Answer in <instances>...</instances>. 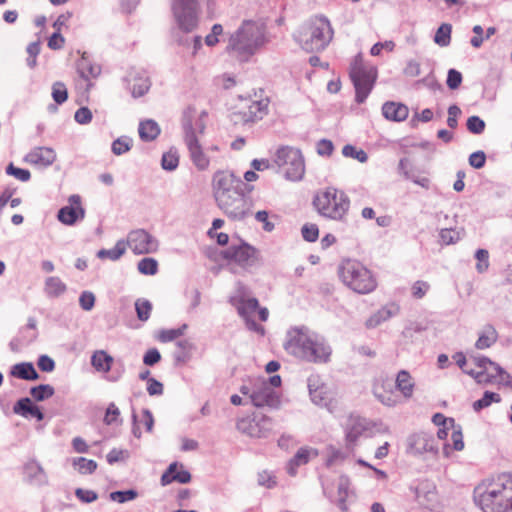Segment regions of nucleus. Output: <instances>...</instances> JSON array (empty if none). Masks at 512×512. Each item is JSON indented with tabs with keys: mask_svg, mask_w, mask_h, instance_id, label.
I'll list each match as a JSON object with an SVG mask.
<instances>
[{
	"mask_svg": "<svg viewBox=\"0 0 512 512\" xmlns=\"http://www.w3.org/2000/svg\"><path fill=\"white\" fill-rule=\"evenodd\" d=\"M241 185V180L229 171H217L212 178L215 201L233 220H241L246 216V200L241 192Z\"/></svg>",
	"mask_w": 512,
	"mask_h": 512,
	"instance_id": "1",
	"label": "nucleus"
},
{
	"mask_svg": "<svg viewBox=\"0 0 512 512\" xmlns=\"http://www.w3.org/2000/svg\"><path fill=\"white\" fill-rule=\"evenodd\" d=\"M268 42L266 27L263 23L245 20L231 34L227 45L240 60L246 61Z\"/></svg>",
	"mask_w": 512,
	"mask_h": 512,
	"instance_id": "2",
	"label": "nucleus"
},
{
	"mask_svg": "<svg viewBox=\"0 0 512 512\" xmlns=\"http://www.w3.org/2000/svg\"><path fill=\"white\" fill-rule=\"evenodd\" d=\"M289 347L294 354L314 363H326L332 354L331 347L324 337L306 329L295 331L289 341Z\"/></svg>",
	"mask_w": 512,
	"mask_h": 512,
	"instance_id": "3",
	"label": "nucleus"
},
{
	"mask_svg": "<svg viewBox=\"0 0 512 512\" xmlns=\"http://www.w3.org/2000/svg\"><path fill=\"white\" fill-rule=\"evenodd\" d=\"M312 205L321 217L342 222L347 218L350 199L343 190L328 186L316 191Z\"/></svg>",
	"mask_w": 512,
	"mask_h": 512,
	"instance_id": "4",
	"label": "nucleus"
},
{
	"mask_svg": "<svg viewBox=\"0 0 512 512\" xmlns=\"http://www.w3.org/2000/svg\"><path fill=\"white\" fill-rule=\"evenodd\" d=\"M333 36L330 21L326 17L315 16L297 31L295 39L307 52H319L329 45Z\"/></svg>",
	"mask_w": 512,
	"mask_h": 512,
	"instance_id": "5",
	"label": "nucleus"
},
{
	"mask_svg": "<svg viewBox=\"0 0 512 512\" xmlns=\"http://www.w3.org/2000/svg\"><path fill=\"white\" fill-rule=\"evenodd\" d=\"M475 501L483 512H509L511 504L503 476L485 481L475 489Z\"/></svg>",
	"mask_w": 512,
	"mask_h": 512,
	"instance_id": "6",
	"label": "nucleus"
},
{
	"mask_svg": "<svg viewBox=\"0 0 512 512\" xmlns=\"http://www.w3.org/2000/svg\"><path fill=\"white\" fill-rule=\"evenodd\" d=\"M339 275L343 283L358 294H369L376 290L378 283L375 275L365 265L356 260L342 263Z\"/></svg>",
	"mask_w": 512,
	"mask_h": 512,
	"instance_id": "7",
	"label": "nucleus"
},
{
	"mask_svg": "<svg viewBox=\"0 0 512 512\" xmlns=\"http://www.w3.org/2000/svg\"><path fill=\"white\" fill-rule=\"evenodd\" d=\"M349 76L355 87L356 101L363 103L372 91L377 80V67L366 63L362 55L358 54L350 63Z\"/></svg>",
	"mask_w": 512,
	"mask_h": 512,
	"instance_id": "8",
	"label": "nucleus"
},
{
	"mask_svg": "<svg viewBox=\"0 0 512 512\" xmlns=\"http://www.w3.org/2000/svg\"><path fill=\"white\" fill-rule=\"evenodd\" d=\"M251 387L243 385L240 392L249 395L251 402L256 407H277L280 399L276 391L268 385L267 379L263 377L252 378Z\"/></svg>",
	"mask_w": 512,
	"mask_h": 512,
	"instance_id": "9",
	"label": "nucleus"
},
{
	"mask_svg": "<svg viewBox=\"0 0 512 512\" xmlns=\"http://www.w3.org/2000/svg\"><path fill=\"white\" fill-rule=\"evenodd\" d=\"M275 162L287 179L292 181L302 179L305 165L298 149L292 147L278 149Z\"/></svg>",
	"mask_w": 512,
	"mask_h": 512,
	"instance_id": "10",
	"label": "nucleus"
},
{
	"mask_svg": "<svg viewBox=\"0 0 512 512\" xmlns=\"http://www.w3.org/2000/svg\"><path fill=\"white\" fill-rule=\"evenodd\" d=\"M269 103L267 97L258 100L240 99L233 112V121L236 124H246L260 120L267 114Z\"/></svg>",
	"mask_w": 512,
	"mask_h": 512,
	"instance_id": "11",
	"label": "nucleus"
},
{
	"mask_svg": "<svg viewBox=\"0 0 512 512\" xmlns=\"http://www.w3.org/2000/svg\"><path fill=\"white\" fill-rule=\"evenodd\" d=\"M194 112V109L189 108L185 112V122L183 124L184 126V141L188 148L190 158L194 166L199 171H205L210 166V159L206 155V153L203 151V148L195 134V131L192 127L191 120L189 119L190 114Z\"/></svg>",
	"mask_w": 512,
	"mask_h": 512,
	"instance_id": "12",
	"label": "nucleus"
},
{
	"mask_svg": "<svg viewBox=\"0 0 512 512\" xmlns=\"http://www.w3.org/2000/svg\"><path fill=\"white\" fill-rule=\"evenodd\" d=\"M478 370H475L473 378L479 384H509L512 382L511 376L506 373L498 364L492 362L486 357L475 358L473 360Z\"/></svg>",
	"mask_w": 512,
	"mask_h": 512,
	"instance_id": "13",
	"label": "nucleus"
},
{
	"mask_svg": "<svg viewBox=\"0 0 512 512\" xmlns=\"http://www.w3.org/2000/svg\"><path fill=\"white\" fill-rule=\"evenodd\" d=\"M272 426V419L262 413H254L237 422V429L251 438L266 437L272 431Z\"/></svg>",
	"mask_w": 512,
	"mask_h": 512,
	"instance_id": "14",
	"label": "nucleus"
},
{
	"mask_svg": "<svg viewBox=\"0 0 512 512\" xmlns=\"http://www.w3.org/2000/svg\"><path fill=\"white\" fill-rule=\"evenodd\" d=\"M221 257L228 265L247 268L258 261V251L247 243L232 245L221 252Z\"/></svg>",
	"mask_w": 512,
	"mask_h": 512,
	"instance_id": "15",
	"label": "nucleus"
},
{
	"mask_svg": "<svg viewBox=\"0 0 512 512\" xmlns=\"http://www.w3.org/2000/svg\"><path fill=\"white\" fill-rule=\"evenodd\" d=\"M373 395L379 402L388 407L401 403L400 395L388 377L380 376L373 382Z\"/></svg>",
	"mask_w": 512,
	"mask_h": 512,
	"instance_id": "16",
	"label": "nucleus"
},
{
	"mask_svg": "<svg viewBox=\"0 0 512 512\" xmlns=\"http://www.w3.org/2000/svg\"><path fill=\"white\" fill-rule=\"evenodd\" d=\"M127 245L135 254H148L157 249V242L142 229L132 231L129 234Z\"/></svg>",
	"mask_w": 512,
	"mask_h": 512,
	"instance_id": "17",
	"label": "nucleus"
},
{
	"mask_svg": "<svg viewBox=\"0 0 512 512\" xmlns=\"http://www.w3.org/2000/svg\"><path fill=\"white\" fill-rule=\"evenodd\" d=\"M85 211L82 207L81 197L72 195L68 199V205L58 212V220L65 225H73L77 220L83 219Z\"/></svg>",
	"mask_w": 512,
	"mask_h": 512,
	"instance_id": "18",
	"label": "nucleus"
},
{
	"mask_svg": "<svg viewBox=\"0 0 512 512\" xmlns=\"http://www.w3.org/2000/svg\"><path fill=\"white\" fill-rule=\"evenodd\" d=\"M370 427V422L360 416L351 415L345 426V439L347 445L353 446L364 432Z\"/></svg>",
	"mask_w": 512,
	"mask_h": 512,
	"instance_id": "19",
	"label": "nucleus"
},
{
	"mask_svg": "<svg viewBox=\"0 0 512 512\" xmlns=\"http://www.w3.org/2000/svg\"><path fill=\"white\" fill-rule=\"evenodd\" d=\"M77 72L87 82L86 89L89 90L92 87L90 81L96 79L101 74V67L94 63L87 53L84 52L77 62Z\"/></svg>",
	"mask_w": 512,
	"mask_h": 512,
	"instance_id": "20",
	"label": "nucleus"
},
{
	"mask_svg": "<svg viewBox=\"0 0 512 512\" xmlns=\"http://www.w3.org/2000/svg\"><path fill=\"white\" fill-rule=\"evenodd\" d=\"M191 481V474L184 469L183 464L173 462L169 465L167 470L161 476V484L163 486L169 485L172 482L186 484Z\"/></svg>",
	"mask_w": 512,
	"mask_h": 512,
	"instance_id": "21",
	"label": "nucleus"
},
{
	"mask_svg": "<svg viewBox=\"0 0 512 512\" xmlns=\"http://www.w3.org/2000/svg\"><path fill=\"white\" fill-rule=\"evenodd\" d=\"M311 399L317 405L325 406L330 412L337 408L336 394L325 385L310 389Z\"/></svg>",
	"mask_w": 512,
	"mask_h": 512,
	"instance_id": "22",
	"label": "nucleus"
},
{
	"mask_svg": "<svg viewBox=\"0 0 512 512\" xmlns=\"http://www.w3.org/2000/svg\"><path fill=\"white\" fill-rule=\"evenodd\" d=\"M56 159L53 149L48 147H37L31 150L25 157V160L33 165L49 166Z\"/></svg>",
	"mask_w": 512,
	"mask_h": 512,
	"instance_id": "23",
	"label": "nucleus"
},
{
	"mask_svg": "<svg viewBox=\"0 0 512 512\" xmlns=\"http://www.w3.org/2000/svg\"><path fill=\"white\" fill-rule=\"evenodd\" d=\"M382 114L389 121L401 122L407 119L409 109L405 104L389 101L383 104Z\"/></svg>",
	"mask_w": 512,
	"mask_h": 512,
	"instance_id": "24",
	"label": "nucleus"
},
{
	"mask_svg": "<svg viewBox=\"0 0 512 512\" xmlns=\"http://www.w3.org/2000/svg\"><path fill=\"white\" fill-rule=\"evenodd\" d=\"M318 455V450L315 448L301 447L289 461L288 473L294 476L299 466L307 464L311 459L316 458Z\"/></svg>",
	"mask_w": 512,
	"mask_h": 512,
	"instance_id": "25",
	"label": "nucleus"
},
{
	"mask_svg": "<svg viewBox=\"0 0 512 512\" xmlns=\"http://www.w3.org/2000/svg\"><path fill=\"white\" fill-rule=\"evenodd\" d=\"M395 387L401 400L411 398L415 387L411 374L406 370H400L396 376Z\"/></svg>",
	"mask_w": 512,
	"mask_h": 512,
	"instance_id": "26",
	"label": "nucleus"
},
{
	"mask_svg": "<svg viewBox=\"0 0 512 512\" xmlns=\"http://www.w3.org/2000/svg\"><path fill=\"white\" fill-rule=\"evenodd\" d=\"M499 338L498 331L492 324H485L478 333L475 347L484 350L492 347Z\"/></svg>",
	"mask_w": 512,
	"mask_h": 512,
	"instance_id": "27",
	"label": "nucleus"
},
{
	"mask_svg": "<svg viewBox=\"0 0 512 512\" xmlns=\"http://www.w3.org/2000/svg\"><path fill=\"white\" fill-rule=\"evenodd\" d=\"M14 413L25 418H36L38 421L43 419V413L38 406L34 405L30 398H22L13 407Z\"/></svg>",
	"mask_w": 512,
	"mask_h": 512,
	"instance_id": "28",
	"label": "nucleus"
},
{
	"mask_svg": "<svg viewBox=\"0 0 512 512\" xmlns=\"http://www.w3.org/2000/svg\"><path fill=\"white\" fill-rule=\"evenodd\" d=\"M114 363V358L105 350H96L91 356L92 367L100 373H108Z\"/></svg>",
	"mask_w": 512,
	"mask_h": 512,
	"instance_id": "29",
	"label": "nucleus"
},
{
	"mask_svg": "<svg viewBox=\"0 0 512 512\" xmlns=\"http://www.w3.org/2000/svg\"><path fill=\"white\" fill-rule=\"evenodd\" d=\"M138 132L143 141H152L160 134V127L153 120H145L140 122Z\"/></svg>",
	"mask_w": 512,
	"mask_h": 512,
	"instance_id": "30",
	"label": "nucleus"
},
{
	"mask_svg": "<svg viewBox=\"0 0 512 512\" xmlns=\"http://www.w3.org/2000/svg\"><path fill=\"white\" fill-rule=\"evenodd\" d=\"M180 27L185 31H190L196 26V8L186 9L182 12L174 13Z\"/></svg>",
	"mask_w": 512,
	"mask_h": 512,
	"instance_id": "31",
	"label": "nucleus"
},
{
	"mask_svg": "<svg viewBox=\"0 0 512 512\" xmlns=\"http://www.w3.org/2000/svg\"><path fill=\"white\" fill-rule=\"evenodd\" d=\"M44 290L48 296L58 297L66 291V285L59 277L52 276L46 279Z\"/></svg>",
	"mask_w": 512,
	"mask_h": 512,
	"instance_id": "32",
	"label": "nucleus"
},
{
	"mask_svg": "<svg viewBox=\"0 0 512 512\" xmlns=\"http://www.w3.org/2000/svg\"><path fill=\"white\" fill-rule=\"evenodd\" d=\"M12 374L24 380H37L39 375L31 363H21L13 367Z\"/></svg>",
	"mask_w": 512,
	"mask_h": 512,
	"instance_id": "33",
	"label": "nucleus"
},
{
	"mask_svg": "<svg viewBox=\"0 0 512 512\" xmlns=\"http://www.w3.org/2000/svg\"><path fill=\"white\" fill-rule=\"evenodd\" d=\"M130 82L132 93L135 97L143 96L150 88V80L144 75H134L130 79Z\"/></svg>",
	"mask_w": 512,
	"mask_h": 512,
	"instance_id": "34",
	"label": "nucleus"
},
{
	"mask_svg": "<svg viewBox=\"0 0 512 512\" xmlns=\"http://www.w3.org/2000/svg\"><path fill=\"white\" fill-rule=\"evenodd\" d=\"M126 250V243L124 241H118L116 245L111 249H102L98 252V257L101 259L117 260L119 259Z\"/></svg>",
	"mask_w": 512,
	"mask_h": 512,
	"instance_id": "35",
	"label": "nucleus"
},
{
	"mask_svg": "<svg viewBox=\"0 0 512 512\" xmlns=\"http://www.w3.org/2000/svg\"><path fill=\"white\" fill-rule=\"evenodd\" d=\"M72 464L80 474H92L98 466L94 460L84 457L75 458Z\"/></svg>",
	"mask_w": 512,
	"mask_h": 512,
	"instance_id": "36",
	"label": "nucleus"
},
{
	"mask_svg": "<svg viewBox=\"0 0 512 512\" xmlns=\"http://www.w3.org/2000/svg\"><path fill=\"white\" fill-rule=\"evenodd\" d=\"M500 403L501 396L494 392L486 391L483 397L473 403V409L476 412L490 406L492 403Z\"/></svg>",
	"mask_w": 512,
	"mask_h": 512,
	"instance_id": "37",
	"label": "nucleus"
},
{
	"mask_svg": "<svg viewBox=\"0 0 512 512\" xmlns=\"http://www.w3.org/2000/svg\"><path fill=\"white\" fill-rule=\"evenodd\" d=\"M186 328L187 325L184 324L183 326L176 329L161 330L157 335V339L162 343L174 341L184 334Z\"/></svg>",
	"mask_w": 512,
	"mask_h": 512,
	"instance_id": "38",
	"label": "nucleus"
},
{
	"mask_svg": "<svg viewBox=\"0 0 512 512\" xmlns=\"http://www.w3.org/2000/svg\"><path fill=\"white\" fill-rule=\"evenodd\" d=\"M451 31L452 27L450 24H442L436 31L434 37L435 43L442 47L448 46L451 41Z\"/></svg>",
	"mask_w": 512,
	"mask_h": 512,
	"instance_id": "39",
	"label": "nucleus"
},
{
	"mask_svg": "<svg viewBox=\"0 0 512 512\" xmlns=\"http://www.w3.org/2000/svg\"><path fill=\"white\" fill-rule=\"evenodd\" d=\"M343 156L347 158H353L360 163H365L368 160L367 153L361 149L357 148L351 144H347L342 149Z\"/></svg>",
	"mask_w": 512,
	"mask_h": 512,
	"instance_id": "40",
	"label": "nucleus"
},
{
	"mask_svg": "<svg viewBox=\"0 0 512 512\" xmlns=\"http://www.w3.org/2000/svg\"><path fill=\"white\" fill-rule=\"evenodd\" d=\"M30 393L36 401H43L54 394V388L51 385L42 384L31 388Z\"/></svg>",
	"mask_w": 512,
	"mask_h": 512,
	"instance_id": "41",
	"label": "nucleus"
},
{
	"mask_svg": "<svg viewBox=\"0 0 512 512\" xmlns=\"http://www.w3.org/2000/svg\"><path fill=\"white\" fill-rule=\"evenodd\" d=\"M259 308V302L256 298L241 299L238 306L239 313L248 317L250 314L257 311Z\"/></svg>",
	"mask_w": 512,
	"mask_h": 512,
	"instance_id": "42",
	"label": "nucleus"
},
{
	"mask_svg": "<svg viewBox=\"0 0 512 512\" xmlns=\"http://www.w3.org/2000/svg\"><path fill=\"white\" fill-rule=\"evenodd\" d=\"M179 164V155L176 150L170 149L162 156V167L165 170H174Z\"/></svg>",
	"mask_w": 512,
	"mask_h": 512,
	"instance_id": "43",
	"label": "nucleus"
},
{
	"mask_svg": "<svg viewBox=\"0 0 512 512\" xmlns=\"http://www.w3.org/2000/svg\"><path fill=\"white\" fill-rule=\"evenodd\" d=\"M138 270L144 275H154L158 270V263L153 258H143L138 263Z\"/></svg>",
	"mask_w": 512,
	"mask_h": 512,
	"instance_id": "44",
	"label": "nucleus"
},
{
	"mask_svg": "<svg viewBox=\"0 0 512 512\" xmlns=\"http://www.w3.org/2000/svg\"><path fill=\"white\" fill-rule=\"evenodd\" d=\"M52 97L57 104H62L67 100L68 91L64 83L56 82L53 84Z\"/></svg>",
	"mask_w": 512,
	"mask_h": 512,
	"instance_id": "45",
	"label": "nucleus"
},
{
	"mask_svg": "<svg viewBox=\"0 0 512 512\" xmlns=\"http://www.w3.org/2000/svg\"><path fill=\"white\" fill-rule=\"evenodd\" d=\"M132 147V140L128 137H120L112 143V151L116 155L128 152Z\"/></svg>",
	"mask_w": 512,
	"mask_h": 512,
	"instance_id": "46",
	"label": "nucleus"
},
{
	"mask_svg": "<svg viewBox=\"0 0 512 512\" xmlns=\"http://www.w3.org/2000/svg\"><path fill=\"white\" fill-rule=\"evenodd\" d=\"M430 289V284L423 280L415 281L411 286V294L415 299H422Z\"/></svg>",
	"mask_w": 512,
	"mask_h": 512,
	"instance_id": "47",
	"label": "nucleus"
},
{
	"mask_svg": "<svg viewBox=\"0 0 512 512\" xmlns=\"http://www.w3.org/2000/svg\"><path fill=\"white\" fill-rule=\"evenodd\" d=\"M137 316L141 321H146L151 313L152 306L147 300H137L135 303Z\"/></svg>",
	"mask_w": 512,
	"mask_h": 512,
	"instance_id": "48",
	"label": "nucleus"
},
{
	"mask_svg": "<svg viewBox=\"0 0 512 512\" xmlns=\"http://www.w3.org/2000/svg\"><path fill=\"white\" fill-rule=\"evenodd\" d=\"M301 233L306 241L315 242L319 237V228L316 224L307 223L302 227Z\"/></svg>",
	"mask_w": 512,
	"mask_h": 512,
	"instance_id": "49",
	"label": "nucleus"
},
{
	"mask_svg": "<svg viewBox=\"0 0 512 512\" xmlns=\"http://www.w3.org/2000/svg\"><path fill=\"white\" fill-rule=\"evenodd\" d=\"M477 264L476 269L478 272L482 273L486 271L489 267V253L485 249H478L475 254Z\"/></svg>",
	"mask_w": 512,
	"mask_h": 512,
	"instance_id": "50",
	"label": "nucleus"
},
{
	"mask_svg": "<svg viewBox=\"0 0 512 512\" xmlns=\"http://www.w3.org/2000/svg\"><path fill=\"white\" fill-rule=\"evenodd\" d=\"M467 129L473 134H480L485 129V122L478 116H471L467 120Z\"/></svg>",
	"mask_w": 512,
	"mask_h": 512,
	"instance_id": "51",
	"label": "nucleus"
},
{
	"mask_svg": "<svg viewBox=\"0 0 512 512\" xmlns=\"http://www.w3.org/2000/svg\"><path fill=\"white\" fill-rule=\"evenodd\" d=\"M120 416V411L118 407L114 403H110L107 407L105 416H104V423L106 425L115 424L118 422Z\"/></svg>",
	"mask_w": 512,
	"mask_h": 512,
	"instance_id": "52",
	"label": "nucleus"
},
{
	"mask_svg": "<svg viewBox=\"0 0 512 512\" xmlns=\"http://www.w3.org/2000/svg\"><path fill=\"white\" fill-rule=\"evenodd\" d=\"M7 174L14 176L20 181H28L30 179V172L26 169L15 167L12 163L6 169Z\"/></svg>",
	"mask_w": 512,
	"mask_h": 512,
	"instance_id": "53",
	"label": "nucleus"
},
{
	"mask_svg": "<svg viewBox=\"0 0 512 512\" xmlns=\"http://www.w3.org/2000/svg\"><path fill=\"white\" fill-rule=\"evenodd\" d=\"M388 317L389 312L385 309H381L366 321V326L368 328H374L378 326L382 321L386 320Z\"/></svg>",
	"mask_w": 512,
	"mask_h": 512,
	"instance_id": "54",
	"label": "nucleus"
},
{
	"mask_svg": "<svg viewBox=\"0 0 512 512\" xmlns=\"http://www.w3.org/2000/svg\"><path fill=\"white\" fill-rule=\"evenodd\" d=\"M27 53L29 54V57L27 59L28 66L34 68L37 63V56L40 53V43H30L27 47Z\"/></svg>",
	"mask_w": 512,
	"mask_h": 512,
	"instance_id": "55",
	"label": "nucleus"
},
{
	"mask_svg": "<svg viewBox=\"0 0 512 512\" xmlns=\"http://www.w3.org/2000/svg\"><path fill=\"white\" fill-rule=\"evenodd\" d=\"M461 83H462L461 73L455 69H450L448 71V76H447V86L450 89L455 90L461 85Z\"/></svg>",
	"mask_w": 512,
	"mask_h": 512,
	"instance_id": "56",
	"label": "nucleus"
},
{
	"mask_svg": "<svg viewBox=\"0 0 512 512\" xmlns=\"http://www.w3.org/2000/svg\"><path fill=\"white\" fill-rule=\"evenodd\" d=\"M452 358L463 372L473 377L475 370L469 367L466 356L462 352L454 354Z\"/></svg>",
	"mask_w": 512,
	"mask_h": 512,
	"instance_id": "57",
	"label": "nucleus"
},
{
	"mask_svg": "<svg viewBox=\"0 0 512 512\" xmlns=\"http://www.w3.org/2000/svg\"><path fill=\"white\" fill-rule=\"evenodd\" d=\"M65 45V38L59 32H54L48 39L47 46L51 50H60Z\"/></svg>",
	"mask_w": 512,
	"mask_h": 512,
	"instance_id": "58",
	"label": "nucleus"
},
{
	"mask_svg": "<svg viewBox=\"0 0 512 512\" xmlns=\"http://www.w3.org/2000/svg\"><path fill=\"white\" fill-rule=\"evenodd\" d=\"M161 360V354L156 348H150L143 357V363L147 366H153Z\"/></svg>",
	"mask_w": 512,
	"mask_h": 512,
	"instance_id": "59",
	"label": "nucleus"
},
{
	"mask_svg": "<svg viewBox=\"0 0 512 512\" xmlns=\"http://www.w3.org/2000/svg\"><path fill=\"white\" fill-rule=\"evenodd\" d=\"M223 33V27L222 25L220 24H215L213 25L212 27V30H211V33L208 34L206 37H205V43L208 45V46H214L216 45L219 40H218V36L221 35Z\"/></svg>",
	"mask_w": 512,
	"mask_h": 512,
	"instance_id": "60",
	"label": "nucleus"
},
{
	"mask_svg": "<svg viewBox=\"0 0 512 512\" xmlns=\"http://www.w3.org/2000/svg\"><path fill=\"white\" fill-rule=\"evenodd\" d=\"M440 238L445 245L453 244L458 241L459 233L453 229H443L440 232Z\"/></svg>",
	"mask_w": 512,
	"mask_h": 512,
	"instance_id": "61",
	"label": "nucleus"
},
{
	"mask_svg": "<svg viewBox=\"0 0 512 512\" xmlns=\"http://www.w3.org/2000/svg\"><path fill=\"white\" fill-rule=\"evenodd\" d=\"M72 17L70 12L63 13L58 16V18L53 23V27L56 30L55 32L61 33L62 30L68 28V23Z\"/></svg>",
	"mask_w": 512,
	"mask_h": 512,
	"instance_id": "62",
	"label": "nucleus"
},
{
	"mask_svg": "<svg viewBox=\"0 0 512 512\" xmlns=\"http://www.w3.org/2000/svg\"><path fill=\"white\" fill-rule=\"evenodd\" d=\"M485 162L486 155L483 151L474 152L469 156V164L476 169L482 168Z\"/></svg>",
	"mask_w": 512,
	"mask_h": 512,
	"instance_id": "63",
	"label": "nucleus"
},
{
	"mask_svg": "<svg viewBox=\"0 0 512 512\" xmlns=\"http://www.w3.org/2000/svg\"><path fill=\"white\" fill-rule=\"evenodd\" d=\"M333 150L334 146L330 140L322 139L317 143V153L321 156H330Z\"/></svg>",
	"mask_w": 512,
	"mask_h": 512,
	"instance_id": "64",
	"label": "nucleus"
}]
</instances>
